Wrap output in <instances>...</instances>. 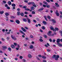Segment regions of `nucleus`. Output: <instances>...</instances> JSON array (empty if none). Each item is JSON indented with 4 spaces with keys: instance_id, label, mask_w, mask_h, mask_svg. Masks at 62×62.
Returning <instances> with one entry per match:
<instances>
[{
    "instance_id": "nucleus-22",
    "label": "nucleus",
    "mask_w": 62,
    "mask_h": 62,
    "mask_svg": "<svg viewBox=\"0 0 62 62\" xmlns=\"http://www.w3.org/2000/svg\"><path fill=\"white\" fill-rule=\"evenodd\" d=\"M43 3H44L45 4H46V5H47L48 4V3L47 2L45 1H44L43 2Z\"/></svg>"
},
{
    "instance_id": "nucleus-63",
    "label": "nucleus",
    "mask_w": 62,
    "mask_h": 62,
    "mask_svg": "<svg viewBox=\"0 0 62 62\" xmlns=\"http://www.w3.org/2000/svg\"><path fill=\"white\" fill-rule=\"evenodd\" d=\"M53 30L54 32H56V31L55 29H54V30Z\"/></svg>"
},
{
    "instance_id": "nucleus-50",
    "label": "nucleus",
    "mask_w": 62,
    "mask_h": 62,
    "mask_svg": "<svg viewBox=\"0 0 62 62\" xmlns=\"http://www.w3.org/2000/svg\"><path fill=\"white\" fill-rule=\"evenodd\" d=\"M49 40L50 42H52V39H49Z\"/></svg>"
},
{
    "instance_id": "nucleus-33",
    "label": "nucleus",
    "mask_w": 62,
    "mask_h": 62,
    "mask_svg": "<svg viewBox=\"0 0 62 62\" xmlns=\"http://www.w3.org/2000/svg\"><path fill=\"white\" fill-rule=\"evenodd\" d=\"M17 15H20V12L19 11L17 13Z\"/></svg>"
},
{
    "instance_id": "nucleus-38",
    "label": "nucleus",
    "mask_w": 62,
    "mask_h": 62,
    "mask_svg": "<svg viewBox=\"0 0 62 62\" xmlns=\"http://www.w3.org/2000/svg\"><path fill=\"white\" fill-rule=\"evenodd\" d=\"M54 59L56 60H57L58 59V58H57L56 57H55L54 58Z\"/></svg>"
},
{
    "instance_id": "nucleus-23",
    "label": "nucleus",
    "mask_w": 62,
    "mask_h": 62,
    "mask_svg": "<svg viewBox=\"0 0 62 62\" xmlns=\"http://www.w3.org/2000/svg\"><path fill=\"white\" fill-rule=\"evenodd\" d=\"M43 23L44 24H46V22L45 21H43Z\"/></svg>"
},
{
    "instance_id": "nucleus-15",
    "label": "nucleus",
    "mask_w": 62,
    "mask_h": 62,
    "mask_svg": "<svg viewBox=\"0 0 62 62\" xmlns=\"http://www.w3.org/2000/svg\"><path fill=\"white\" fill-rule=\"evenodd\" d=\"M8 4L9 5H11V1H9L8 2Z\"/></svg>"
},
{
    "instance_id": "nucleus-56",
    "label": "nucleus",
    "mask_w": 62,
    "mask_h": 62,
    "mask_svg": "<svg viewBox=\"0 0 62 62\" xmlns=\"http://www.w3.org/2000/svg\"><path fill=\"white\" fill-rule=\"evenodd\" d=\"M30 37L31 38H33V35H31L30 36Z\"/></svg>"
},
{
    "instance_id": "nucleus-30",
    "label": "nucleus",
    "mask_w": 62,
    "mask_h": 62,
    "mask_svg": "<svg viewBox=\"0 0 62 62\" xmlns=\"http://www.w3.org/2000/svg\"><path fill=\"white\" fill-rule=\"evenodd\" d=\"M42 28L43 29V30H44L45 29V28L44 26H43L42 27Z\"/></svg>"
},
{
    "instance_id": "nucleus-17",
    "label": "nucleus",
    "mask_w": 62,
    "mask_h": 62,
    "mask_svg": "<svg viewBox=\"0 0 62 62\" xmlns=\"http://www.w3.org/2000/svg\"><path fill=\"white\" fill-rule=\"evenodd\" d=\"M62 31H59V32L60 33V34H61V36L62 37Z\"/></svg>"
},
{
    "instance_id": "nucleus-10",
    "label": "nucleus",
    "mask_w": 62,
    "mask_h": 62,
    "mask_svg": "<svg viewBox=\"0 0 62 62\" xmlns=\"http://www.w3.org/2000/svg\"><path fill=\"white\" fill-rule=\"evenodd\" d=\"M19 31L20 33H22V34H23L24 35H25V33H24V32H23L21 30H20Z\"/></svg>"
},
{
    "instance_id": "nucleus-51",
    "label": "nucleus",
    "mask_w": 62,
    "mask_h": 62,
    "mask_svg": "<svg viewBox=\"0 0 62 62\" xmlns=\"http://www.w3.org/2000/svg\"><path fill=\"white\" fill-rule=\"evenodd\" d=\"M10 21L12 23H13V22H14V21L12 20H10Z\"/></svg>"
},
{
    "instance_id": "nucleus-43",
    "label": "nucleus",
    "mask_w": 62,
    "mask_h": 62,
    "mask_svg": "<svg viewBox=\"0 0 62 62\" xmlns=\"http://www.w3.org/2000/svg\"><path fill=\"white\" fill-rule=\"evenodd\" d=\"M31 4H32V2H30L28 3V4L29 5H31Z\"/></svg>"
},
{
    "instance_id": "nucleus-5",
    "label": "nucleus",
    "mask_w": 62,
    "mask_h": 62,
    "mask_svg": "<svg viewBox=\"0 0 62 62\" xmlns=\"http://www.w3.org/2000/svg\"><path fill=\"white\" fill-rule=\"evenodd\" d=\"M15 22L17 23V24H19L20 23V21L18 20H16Z\"/></svg>"
},
{
    "instance_id": "nucleus-7",
    "label": "nucleus",
    "mask_w": 62,
    "mask_h": 62,
    "mask_svg": "<svg viewBox=\"0 0 62 62\" xmlns=\"http://www.w3.org/2000/svg\"><path fill=\"white\" fill-rule=\"evenodd\" d=\"M21 29L22 30L24 31V32H26V30H25L24 28L23 27H21Z\"/></svg>"
},
{
    "instance_id": "nucleus-37",
    "label": "nucleus",
    "mask_w": 62,
    "mask_h": 62,
    "mask_svg": "<svg viewBox=\"0 0 62 62\" xmlns=\"http://www.w3.org/2000/svg\"><path fill=\"white\" fill-rule=\"evenodd\" d=\"M2 2L3 3H4V4H6V3H7V2H6V1L5 0L3 1H2Z\"/></svg>"
},
{
    "instance_id": "nucleus-41",
    "label": "nucleus",
    "mask_w": 62,
    "mask_h": 62,
    "mask_svg": "<svg viewBox=\"0 0 62 62\" xmlns=\"http://www.w3.org/2000/svg\"><path fill=\"white\" fill-rule=\"evenodd\" d=\"M56 56V55H54L52 57L53 58H55Z\"/></svg>"
},
{
    "instance_id": "nucleus-53",
    "label": "nucleus",
    "mask_w": 62,
    "mask_h": 62,
    "mask_svg": "<svg viewBox=\"0 0 62 62\" xmlns=\"http://www.w3.org/2000/svg\"><path fill=\"white\" fill-rule=\"evenodd\" d=\"M2 31L3 32H5V29H3L2 30Z\"/></svg>"
},
{
    "instance_id": "nucleus-36",
    "label": "nucleus",
    "mask_w": 62,
    "mask_h": 62,
    "mask_svg": "<svg viewBox=\"0 0 62 62\" xmlns=\"http://www.w3.org/2000/svg\"><path fill=\"white\" fill-rule=\"evenodd\" d=\"M39 41H40V42H42L43 41V40L42 39H39Z\"/></svg>"
},
{
    "instance_id": "nucleus-1",
    "label": "nucleus",
    "mask_w": 62,
    "mask_h": 62,
    "mask_svg": "<svg viewBox=\"0 0 62 62\" xmlns=\"http://www.w3.org/2000/svg\"><path fill=\"white\" fill-rule=\"evenodd\" d=\"M11 37L12 39H13L14 40H17V39H16V38L13 35H11Z\"/></svg>"
},
{
    "instance_id": "nucleus-21",
    "label": "nucleus",
    "mask_w": 62,
    "mask_h": 62,
    "mask_svg": "<svg viewBox=\"0 0 62 62\" xmlns=\"http://www.w3.org/2000/svg\"><path fill=\"white\" fill-rule=\"evenodd\" d=\"M44 17L45 19V20L46 21H47V18H47V17H46V16H44Z\"/></svg>"
},
{
    "instance_id": "nucleus-3",
    "label": "nucleus",
    "mask_w": 62,
    "mask_h": 62,
    "mask_svg": "<svg viewBox=\"0 0 62 62\" xmlns=\"http://www.w3.org/2000/svg\"><path fill=\"white\" fill-rule=\"evenodd\" d=\"M55 14L57 16H59V14L58 13V10H56V11L55 12Z\"/></svg>"
},
{
    "instance_id": "nucleus-60",
    "label": "nucleus",
    "mask_w": 62,
    "mask_h": 62,
    "mask_svg": "<svg viewBox=\"0 0 62 62\" xmlns=\"http://www.w3.org/2000/svg\"><path fill=\"white\" fill-rule=\"evenodd\" d=\"M46 1L47 2H50V1H49V0H46Z\"/></svg>"
},
{
    "instance_id": "nucleus-47",
    "label": "nucleus",
    "mask_w": 62,
    "mask_h": 62,
    "mask_svg": "<svg viewBox=\"0 0 62 62\" xmlns=\"http://www.w3.org/2000/svg\"><path fill=\"white\" fill-rule=\"evenodd\" d=\"M33 6L35 8H36V7H37V6L36 5V4H35V5H33Z\"/></svg>"
},
{
    "instance_id": "nucleus-29",
    "label": "nucleus",
    "mask_w": 62,
    "mask_h": 62,
    "mask_svg": "<svg viewBox=\"0 0 62 62\" xmlns=\"http://www.w3.org/2000/svg\"><path fill=\"white\" fill-rule=\"evenodd\" d=\"M50 29H51V30H53L54 29V28H53V27H50Z\"/></svg>"
},
{
    "instance_id": "nucleus-9",
    "label": "nucleus",
    "mask_w": 62,
    "mask_h": 62,
    "mask_svg": "<svg viewBox=\"0 0 62 62\" xmlns=\"http://www.w3.org/2000/svg\"><path fill=\"white\" fill-rule=\"evenodd\" d=\"M60 39H57V42L58 43H59V42H60Z\"/></svg>"
},
{
    "instance_id": "nucleus-58",
    "label": "nucleus",
    "mask_w": 62,
    "mask_h": 62,
    "mask_svg": "<svg viewBox=\"0 0 62 62\" xmlns=\"http://www.w3.org/2000/svg\"><path fill=\"white\" fill-rule=\"evenodd\" d=\"M8 5L7 4H5V7H8Z\"/></svg>"
},
{
    "instance_id": "nucleus-45",
    "label": "nucleus",
    "mask_w": 62,
    "mask_h": 62,
    "mask_svg": "<svg viewBox=\"0 0 62 62\" xmlns=\"http://www.w3.org/2000/svg\"><path fill=\"white\" fill-rule=\"evenodd\" d=\"M23 57L22 56H20V59H23Z\"/></svg>"
},
{
    "instance_id": "nucleus-48",
    "label": "nucleus",
    "mask_w": 62,
    "mask_h": 62,
    "mask_svg": "<svg viewBox=\"0 0 62 62\" xmlns=\"http://www.w3.org/2000/svg\"><path fill=\"white\" fill-rule=\"evenodd\" d=\"M32 13V14H35V12L34 11H33Z\"/></svg>"
},
{
    "instance_id": "nucleus-25",
    "label": "nucleus",
    "mask_w": 62,
    "mask_h": 62,
    "mask_svg": "<svg viewBox=\"0 0 62 62\" xmlns=\"http://www.w3.org/2000/svg\"><path fill=\"white\" fill-rule=\"evenodd\" d=\"M4 11H1L0 12V14H3L4 13Z\"/></svg>"
},
{
    "instance_id": "nucleus-46",
    "label": "nucleus",
    "mask_w": 62,
    "mask_h": 62,
    "mask_svg": "<svg viewBox=\"0 0 62 62\" xmlns=\"http://www.w3.org/2000/svg\"><path fill=\"white\" fill-rule=\"evenodd\" d=\"M56 57L57 58H59V55H57L56 56Z\"/></svg>"
},
{
    "instance_id": "nucleus-40",
    "label": "nucleus",
    "mask_w": 62,
    "mask_h": 62,
    "mask_svg": "<svg viewBox=\"0 0 62 62\" xmlns=\"http://www.w3.org/2000/svg\"><path fill=\"white\" fill-rule=\"evenodd\" d=\"M27 8V7L26 6H24L23 7V8Z\"/></svg>"
},
{
    "instance_id": "nucleus-19",
    "label": "nucleus",
    "mask_w": 62,
    "mask_h": 62,
    "mask_svg": "<svg viewBox=\"0 0 62 62\" xmlns=\"http://www.w3.org/2000/svg\"><path fill=\"white\" fill-rule=\"evenodd\" d=\"M12 7H15L16 6V5L14 3H13L12 4Z\"/></svg>"
},
{
    "instance_id": "nucleus-34",
    "label": "nucleus",
    "mask_w": 62,
    "mask_h": 62,
    "mask_svg": "<svg viewBox=\"0 0 62 62\" xmlns=\"http://www.w3.org/2000/svg\"><path fill=\"white\" fill-rule=\"evenodd\" d=\"M8 49L9 51H11V49L10 47L8 48Z\"/></svg>"
},
{
    "instance_id": "nucleus-32",
    "label": "nucleus",
    "mask_w": 62,
    "mask_h": 62,
    "mask_svg": "<svg viewBox=\"0 0 62 62\" xmlns=\"http://www.w3.org/2000/svg\"><path fill=\"white\" fill-rule=\"evenodd\" d=\"M25 10H26L27 11H29V10H30L28 8H25Z\"/></svg>"
},
{
    "instance_id": "nucleus-28",
    "label": "nucleus",
    "mask_w": 62,
    "mask_h": 62,
    "mask_svg": "<svg viewBox=\"0 0 62 62\" xmlns=\"http://www.w3.org/2000/svg\"><path fill=\"white\" fill-rule=\"evenodd\" d=\"M43 10V8H41L38 10V11H40V10Z\"/></svg>"
},
{
    "instance_id": "nucleus-12",
    "label": "nucleus",
    "mask_w": 62,
    "mask_h": 62,
    "mask_svg": "<svg viewBox=\"0 0 62 62\" xmlns=\"http://www.w3.org/2000/svg\"><path fill=\"white\" fill-rule=\"evenodd\" d=\"M34 47L33 46V45H31L29 47V48L30 49H33Z\"/></svg>"
},
{
    "instance_id": "nucleus-52",
    "label": "nucleus",
    "mask_w": 62,
    "mask_h": 62,
    "mask_svg": "<svg viewBox=\"0 0 62 62\" xmlns=\"http://www.w3.org/2000/svg\"><path fill=\"white\" fill-rule=\"evenodd\" d=\"M55 41V39H53L52 40L53 42H54Z\"/></svg>"
},
{
    "instance_id": "nucleus-2",
    "label": "nucleus",
    "mask_w": 62,
    "mask_h": 62,
    "mask_svg": "<svg viewBox=\"0 0 62 62\" xmlns=\"http://www.w3.org/2000/svg\"><path fill=\"white\" fill-rule=\"evenodd\" d=\"M27 19L28 21V23H31V20L30 19L27 17Z\"/></svg>"
},
{
    "instance_id": "nucleus-16",
    "label": "nucleus",
    "mask_w": 62,
    "mask_h": 62,
    "mask_svg": "<svg viewBox=\"0 0 62 62\" xmlns=\"http://www.w3.org/2000/svg\"><path fill=\"white\" fill-rule=\"evenodd\" d=\"M20 15L22 16H24V14L22 12L20 14Z\"/></svg>"
},
{
    "instance_id": "nucleus-61",
    "label": "nucleus",
    "mask_w": 62,
    "mask_h": 62,
    "mask_svg": "<svg viewBox=\"0 0 62 62\" xmlns=\"http://www.w3.org/2000/svg\"><path fill=\"white\" fill-rule=\"evenodd\" d=\"M43 7H44V8H46V5H43Z\"/></svg>"
},
{
    "instance_id": "nucleus-18",
    "label": "nucleus",
    "mask_w": 62,
    "mask_h": 62,
    "mask_svg": "<svg viewBox=\"0 0 62 62\" xmlns=\"http://www.w3.org/2000/svg\"><path fill=\"white\" fill-rule=\"evenodd\" d=\"M28 57H29V58H31L32 57V56L30 54H29L28 55Z\"/></svg>"
},
{
    "instance_id": "nucleus-20",
    "label": "nucleus",
    "mask_w": 62,
    "mask_h": 62,
    "mask_svg": "<svg viewBox=\"0 0 62 62\" xmlns=\"http://www.w3.org/2000/svg\"><path fill=\"white\" fill-rule=\"evenodd\" d=\"M23 20L24 22H25L27 21V20L26 19L23 18Z\"/></svg>"
},
{
    "instance_id": "nucleus-57",
    "label": "nucleus",
    "mask_w": 62,
    "mask_h": 62,
    "mask_svg": "<svg viewBox=\"0 0 62 62\" xmlns=\"http://www.w3.org/2000/svg\"><path fill=\"white\" fill-rule=\"evenodd\" d=\"M7 9H10V7H7Z\"/></svg>"
},
{
    "instance_id": "nucleus-55",
    "label": "nucleus",
    "mask_w": 62,
    "mask_h": 62,
    "mask_svg": "<svg viewBox=\"0 0 62 62\" xmlns=\"http://www.w3.org/2000/svg\"><path fill=\"white\" fill-rule=\"evenodd\" d=\"M47 52H50L51 51V50H50V49H47Z\"/></svg>"
},
{
    "instance_id": "nucleus-13",
    "label": "nucleus",
    "mask_w": 62,
    "mask_h": 62,
    "mask_svg": "<svg viewBox=\"0 0 62 62\" xmlns=\"http://www.w3.org/2000/svg\"><path fill=\"white\" fill-rule=\"evenodd\" d=\"M11 47L12 48H13V49H14V48H15V46H14V45H11Z\"/></svg>"
},
{
    "instance_id": "nucleus-8",
    "label": "nucleus",
    "mask_w": 62,
    "mask_h": 62,
    "mask_svg": "<svg viewBox=\"0 0 62 62\" xmlns=\"http://www.w3.org/2000/svg\"><path fill=\"white\" fill-rule=\"evenodd\" d=\"M57 44H58V46H59V47H62V45L61 44L57 43Z\"/></svg>"
},
{
    "instance_id": "nucleus-4",
    "label": "nucleus",
    "mask_w": 62,
    "mask_h": 62,
    "mask_svg": "<svg viewBox=\"0 0 62 62\" xmlns=\"http://www.w3.org/2000/svg\"><path fill=\"white\" fill-rule=\"evenodd\" d=\"M51 33H52V31H49L47 33V35L49 36H51Z\"/></svg>"
},
{
    "instance_id": "nucleus-49",
    "label": "nucleus",
    "mask_w": 62,
    "mask_h": 62,
    "mask_svg": "<svg viewBox=\"0 0 62 62\" xmlns=\"http://www.w3.org/2000/svg\"><path fill=\"white\" fill-rule=\"evenodd\" d=\"M55 7H59V5L58 4L57 5H55Z\"/></svg>"
},
{
    "instance_id": "nucleus-44",
    "label": "nucleus",
    "mask_w": 62,
    "mask_h": 62,
    "mask_svg": "<svg viewBox=\"0 0 62 62\" xmlns=\"http://www.w3.org/2000/svg\"><path fill=\"white\" fill-rule=\"evenodd\" d=\"M24 14H26V15H27V14H28V12H25L24 13Z\"/></svg>"
},
{
    "instance_id": "nucleus-54",
    "label": "nucleus",
    "mask_w": 62,
    "mask_h": 62,
    "mask_svg": "<svg viewBox=\"0 0 62 62\" xmlns=\"http://www.w3.org/2000/svg\"><path fill=\"white\" fill-rule=\"evenodd\" d=\"M47 18L48 19H51V17H50L49 16H47Z\"/></svg>"
},
{
    "instance_id": "nucleus-42",
    "label": "nucleus",
    "mask_w": 62,
    "mask_h": 62,
    "mask_svg": "<svg viewBox=\"0 0 62 62\" xmlns=\"http://www.w3.org/2000/svg\"><path fill=\"white\" fill-rule=\"evenodd\" d=\"M38 56L39 57V58H41V55H38Z\"/></svg>"
},
{
    "instance_id": "nucleus-64",
    "label": "nucleus",
    "mask_w": 62,
    "mask_h": 62,
    "mask_svg": "<svg viewBox=\"0 0 62 62\" xmlns=\"http://www.w3.org/2000/svg\"><path fill=\"white\" fill-rule=\"evenodd\" d=\"M17 10L18 11H20V8H18L17 9Z\"/></svg>"
},
{
    "instance_id": "nucleus-6",
    "label": "nucleus",
    "mask_w": 62,
    "mask_h": 62,
    "mask_svg": "<svg viewBox=\"0 0 62 62\" xmlns=\"http://www.w3.org/2000/svg\"><path fill=\"white\" fill-rule=\"evenodd\" d=\"M51 21L52 22H53V23H55L56 22V21L55 20H54V19H52Z\"/></svg>"
},
{
    "instance_id": "nucleus-11",
    "label": "nucleus",
    "mask_w": 62,
    "mask_h": 62,
    "mask_svg": "<svg viewBox=\"0 0 62 62\" xmlns=\"http://www.w3.org/2000/svg\"><path fill=\"white\" fill-rule=\"evenodd\" d=\"M5 15L6 16H8L9 14L8 12H6L5 13Z\"/></svg>"
},
{
    "instance_id": "nucleus-31",
    "label": "nucleus",
    "mask_w": 62,
    "mask_h": 62,
    "mask_svg": "<svg viewBox=\"0 0 62 62\" xmlns=\"http://www.w3.org/2000/svg\"><path fill=\"white\" fill-rule=\"evenodd\" d=\"M33 22L35 23H37V21L36 20L34 19L33 20Z\"/></svg>"
},
{
    "instance_id": "nucleus-35",
    "label": "nucleus",
    "mask_w": 62,
    "mask_h": 62,
    "mask_svg": "<svg viewBox=\"0 0 62 62\" xmlns=\"http://www.w3.org/2000/svg\"><path fill=\"white\" fill-rule=\"evenodd\" d=\"M31 4L33 6V5H34L35 4V3L34 2H31Z\"/></svg>"
},
{
    "instance_id": "nucleus-59",
    "label": "nucleus",
    "mask_w": 62,
    "mask_h": 62,
    "mask_svg": "<svg viewBox=\"0 0 62 62\" xmlns=\"http://www.w3.org/2000/svg\"><path fill=\"white\" fill-rule=\"evenodd\" d=\"M14 44L15 46H16L17 45V44L15 43H14Z\"/></svg>"
},
{
    "instance_id": "nucleus-39",
    "label": "nucleus",
    "mask_w": 62,
    "mask_h": 62,
    "mask_svg": "<svg viewBox=\"0 0 62 62\" xmlns=\"http://www.w3.org/2000/svg\"><path fill=\"white\" fill-rule=\"evenodd\" d=\"M3 48L4 49H7V47L6 46H3Z\"/></svg>"
},
{
    "instance_id": "nucleus-24",
    "label": "nucleus",
    "mask_w": 62,
    "mask_h": 62,
    "mask_svg": "<svg viewBox=\"0 0 62 62\" xmlns=\"http://www.w3.org/2000/svg\"><path fill=\"white\" fill-rule=\"evenodd\" d=\"M41 57L42 58H43L44 59H46V57H45L43 56H42Z\"/></svg>"
},
{
    "instance_id": "nucleus-62",
    "label": "nucleus",
    "mask_w": 62,
    "mask_h": 62,
    "mask_svg": "<svg viewBox=\"0 0 62 62\" xmlns=\"http://www.w3.org/2000/svg\"><path fill=\"white\" fill-rule=\"evenodd\" d=\"M43 62H46V61L45 60H43Z\"/></svg>"
},
{
    "instance_id": "nucleus-27",
    "label": "nucleus",
    "mask_w": 62,
    "mask_h": 62,
    "mask_svg": "<svg viewBox=\"0 0 62 62\" xmlns=\"http://www.w3.org/2000/svg\"><path fill=\"white\" fill-rule=\"evenodd\" d=\"M55 29L56 31H58L59 30V29L57 28H55Z\"/></svg>"
},
{
    "instance_id": "nucleus-14",
    "label": "nucleus",
    "mask_w": 62,
    "mask_h": 62,
    "mask_svg": "<svg viewBox=\"0 0 62 62\" xmlns=\"http://www.w3.org/2000/svg\"><path fill=\"white\" fill-rule=\"evenodd\" d=\"M31 10H34L35 9V8H34L33 6H32L31 8Z\"/></svg>"
},
{
    "instance_id": "nucleus-26",
    "label": "nucleus",
    "mask_w": 62,
    "mask_h": 62,
    "mask_svg": "<svg viewBox=\"0 0 62 62\" xmlns=\"http://www.w3.org/2000/svg\"><path fill=\"white\" fill-rule=\"evenodd\" d=\"M46 7L48 8H49L50 7V6L49 5H46Z\"/></svg>"
}]
</instances>
